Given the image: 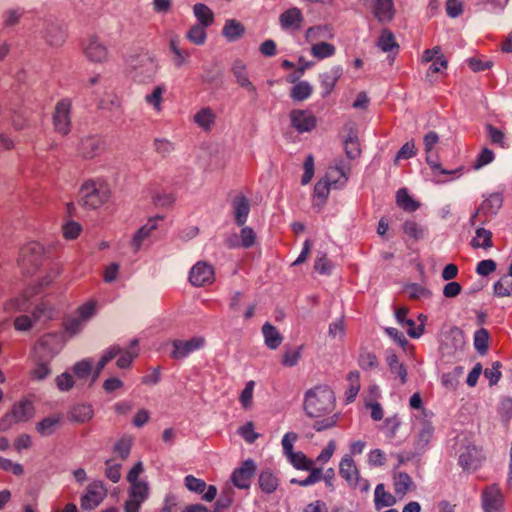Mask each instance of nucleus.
<instances>
[{
	"label": "nucleus",
	"instance_id": "1",
	"mask_svg": "<svg viewBox=\"0 0 512 512\" xmlns=\"http://www.w3.org/2000/svg\"><path fill=\"white\" fill-rule=\"evenodd\" d=\"M303 407L310 418L330 414L335 409L334 392L326 385L315 386L305 393Z\"/></svg>",
	"mask_w": 512,
	"mask_h": 512
},
{
	"label": "nucleus",
	"instance_id": "2",
	"mask_svg": "<svg viewBox=\"0 0 512 512\" xmlns=\"http://www.w3.org/2000/svg\"><path fill=\"white\" fill-rule=\"evenodd\" d=\"M111 196L109 185L103 180H87L79 190V203L96 209L106 203Z\"/></svg>",
	"mask_w": 512,
	"mask_h": 512
},
{
	"label": "nucleus",
	"instance_id": "3",
	"mask_svg": "<svg viewBox=\"0 0 512 512\" xmlns=\"http://www.w3.org/2000/svg\"><path fill=\"white\" fill-rule=\"evenodd\" d=\"M158 71L156 59L150 53L136 55L130 60V74L138 83L151 82Z\"/></svg>",
	"mask_w": 512,
	"mask_h": 512
},
{
	"label": "nucleus",
	"instance_id": "4",
	"mask_svg": "<svg viewBox=\"0 0 512 512\" xmlns=\"http://www.w3.org/2000/svg\"><path fill=\"white\" fill-rule=\"evenodd\" d=\"M503 204V197L500 193H492L482 201L477 210L470 217V224L474 226L477 221L485 224L490 217L495 216Z\"/></svg>",
	"mask_w": 512,
	"mask_h": 512
},
{
	"label": "nucleus",
	"instance_id": "5",
	"mask_svg": "<svg viewBox=\"0 0 512 512\" xmlns=\"http://www.w3.org/2000/svg\"><path fill=\"white\" fill-rule=\"evenodd\" d=\"M44 255V248L40 243L30 242L21 248L18 262L30 273L42 263Z\"/></svg>",
	"mask_w": 512,
	"mask_h": 512
},
{
	"label": "nucleus",
	"instance_id": "6",
	"mask_svg": "<svg viewBox=\"0 0 512 512\" xmlns=\"http://www.w3.org/2000/svg\"><path fill=\"white\" fill-rule=\"evenodd\" d=\"M71 108L72 102L68 98L60 100L53 114V126L56 132L67 135L71 131Z\"/></svg>",
	"mask_w": 512,
	"mask_h": 512
},
{
	"label": "nucleus",
	"instance_id": "7",
	"mask_svg": "<svg viewBox=\"0 0 512 512\" xmlns=\"http://www.w3.org/2000/svg\"><path fill=\"white\" fill-rule=\"evenodd\" d=\"M485 456L480 448L474 444L468 443L462 445L459 449L458 464L465 471H475L481 466Z\"/></svg>",
	"mask_w": 512,
	"mask_h": 512
},
{
	"label": "nucleus",
	"instance_id": "8",
	"mask_svg": "<svg viewBox=\"0 0 512 512\" xmlns=\"http://www.w3.org/2000/svg\"><path fill=\"white\" fill-rule=\"evenodd\" d=\"M481 504L484 512H503L504 495L497 484H491L483 489Z\"/></svg>",
	"mask_w": 512,
	"mask_h": 512
},
{
	"label": "nucleus",
	"instance_id": "9",
	"mask_svg": "<svg viewBox=\"0 0 512 512\" xmlns=\"http://www.w3.org/2000/svg\"><path fill=\"white\" fill-rule=\"evenodd\" d=\"M374 18L381 24L391 22L396 14L393 0H363Z\"/></svg>",
	"mask_w": 512,
	"mask_h": 512
},
{
	"label": "nucleus",
	"instance_id": "10",
	"mask_svg": "<svg viewBox=\"0 0 512 512\" xmlns=\"http://www.w3.org/2000/svg\"><path fill=\"white\" fill-rule=\"evenodd\" d=\"M82 48L84 55L91 62L101 63L108 57L107 47L96 35H89L83 41Z\"/></svg>",
	"mask_w": 512,
	"mask_h": 512
},
{
	"label": "nucleus",
	"instance_id": "11",
	"mask_svg": "<svg viewBox=\"0 0 512 512\" xmlns=\"http://www.w3.org/2000/svg\"><path fill=\"white\" fill-rule=\"evenodd\" d=\"M62 349L56 336L48 335L40 340L34 350V357L51 362L52 359L60 353Z\"/></svg>",
	"mask_w": 512,
	"mask_h": 512
},
{
	"label": "nucleus",
	"instance_id": "12",
	"mask_svg": "<svg viewBox=\"0 0 512 512\" xmlns=\"http://www.w3.org/2000/svg\"><path fill=\"white\" fill-rule=\"evenodd\" d=\"M256 472V464L253 460L248 459L242 465L236 468L232 475V483L239 489H248L251 485V479Z\"/></svg>",
	"mask_w": 512,
	"mask_h": 512
},
{
	"label": "nucleus",
	"instance_id": "13",
	"mask_svg": "<svg viewBox=\"0 0 512 512\" xmlns=\"http://www.w3.org/2000/svg\"><path fill=\"white\" fill-rule=\"evenodd\" d=\"M350 171V164L344 160H339L335 166H330L323 178L333 188L343 187L348 180V173Z\"/></svg>",
	"mask_w": 512,
	"mask_h": 512
},
{
	"label": "nucleus",
	"instance_id": "14",
	"mask_svg": "<svg viewBox=\"0 0 512 512\" xmlns=\"http://www.w3.org/2000/svg\"><path fill=\"white\" fill-rule=\"evenodd\" d=\"M162 219L160 216L149 218L132 236L130 247L134 253H138L146 240L150 238L152 233L158 227V221Z\"/></svg>",
	"mask_w": 512,
	"mask_h": 512
},
{
	"label": "nucleus",
	"instance_id": "15",
	"mask_svg": "<svg viewBox=\"0 0 512 512\" xmlns=\"http://www.w3.org/2000/svg\"><path fill=\"white\" fill-rule=\"evenodd\" d=\"M149 488L146 482L131 484L129 499L125 503L126 512H138L141 504L148 498Z\"/></svg>",
	"mask_w": 512,
	"mask_h": 512
},
{
	"label": "nucleus",
	"instance_id": "16",
	"mask_svg": "<svg viewBox=\"0 0 512 512\" xmlns=\"http://www.w3.org/2000/svg\"><path fill=\"white\" fill-rule=\"evenodd\" d=\"M106 489L102 482H93L88 485L86 493L81 498V507L85 510L96 508L105 498Z\"/></svg>",
	"mask_w": 512,
	"mask_h": 512
},
{
	"label": "nucleus",
	"instance_id": "17",
	"mask_svg": "<svg viewBox=\"0 0 512 512\" xmlns=\"http://www.w3.org/2000/svg\"><path fill=\"white\" fill-rule=\"evenodd\" d=\"M104 150L103 141L94 135L83 137L77 147V151L82 158L92 159L100 155Z\"/></svg>",
	"mask_w": 512,
	"mask_h": 512
},
{
	"label": "nucleus",
	"instance_id": "18",
	"mask_svg": "<svg viewBox=\"0 0 512 512\" xmlns=\"http://www.w3.org/2000/svg\"><path fill=\"white\" fill-rule=\"evenodd\" d=\"M339 475L352 487L358 485L360 479L359 469L351 455H344L339 463Z\"/></svg>",
	"mask_w": 512,
	"mask_h": 512
},
{
	"label": "nucleus",
	"instance_id": "19",
	"mask_svg": "<svg viewBox=\"0 0 512 512\" xmlns=\"http://www.w3.org/2000/svg\"><path fill=\"white\" fill-rule=\"evenodd\" d=\"M290 120L292 126L300 133L310 132L316 126L315 116L305 110H292Z\"/></svg>",
	"mask_w": 512,
	"mask_h": 512
},
{
	"label": "nucleus",
	"instance_id": "20",
	"mask_svg": "<svg viewBox=\"0 0 512 512\" xmlns=\"http://www.w3.org/2000/svg\"><path fill=\"white\" fill-rule=\"evenodd\" d=\"M214 281L215 271L211 264L202 261L194 264V286L211 285Z\"/></svg>",
	"mask_w": 512,
	"mask_h": 512
},
{
	"label": "nucleus",
	"instance_id": "21",
	"mask_svg": "<svg viewBox=\"0 0 512 512\" xmlns=\"http://www.w3.org/2000/svg\"><path fill=\"white\" fill-rule=\"evenodd\" d=\"M232 72L236 78V82L252 95L253 100H256L258 98V92L256 87L249 80L245 64L241 60H236L233 63Z\"/></svg>",
	"mask_w": 512,
	"mask_h": 512
},
{
	"label": "nucleus",
	"instance_id": "22",
	"mask_svg": "<svg viewBox=\"0 0 512 512\" xmlns=\"http://www.w3.org/2000/svg\"><path fill=\"white\" fill-rule=\"evenodd\" d=\"M43 37L51 46H61L66 39V33L63 26L59 23L47 22L42 31Z\"/></svg>",
	"mask_w": 512,
	"mask_h": 512
},
{
	"label": "nucleus",
	"instance_id": "23",
	"mask_svg": "<svg viewBox=\"0 0 512 512\" xmlns=\"http://www.w3.org/2000/svg\"><path fill=\"white\" fill-rule=\"evenodd\" d=\"M303 20L302 12L297 7H292L279 16V23L283 30H299Z\"/></svg>",
	"mask_w": 512,
	"mask_h": 512
},
{
	"label": "nucleus",
	"instance_id": "24",
	"mask_svg": "<svg viewBox=\"0 0 512 512\" xmlns=\"http://www.w3.org/2000/svg\"><path fill=\"white\" fill-rule=\"evenodd\" d=\"M232 209L236 224L243 226L250 213L249 199L243 194L236 195L232 200Z\"/></svg>",
	"mask_w": 512,
	"mask_h": 512
},
{
	"label": "nucleus",
	"instance_id": "25",
	"mask_svg": "<svg viewBox=\"0 0 512 512\" xmlns=\"http://www.w3.org/2000/svg\"><path fill=\"white\" fill-rule=\"evenodd\" d=\"M343 74V68L340 65L333 66L330 70L320 74V83L323 88V96H327L334 89L337 81Z\"/></svg>",
	"mask_w": 512,
	"mask_h": 512
},
{
	"label": "nucleus",
	"instance_id": "26",
	"mask_svg": "<svg viewBox=\"0 0 512 512\" xmlns=\"http://www.w3.org/2000/svg\"><path fill=\"white\" fill-rule=\"evenodd\" d=\"M139 342L138 339H132L130 341L129 347L126 349L121 348V353L118 355L117 359V366L120 369H126L130 367L133 360L138 356L139 354Z\"/></svg>",
	"mask_w": 512,
	"mask_h": 512
},
{
	"label": "nucleus",
	"instance_id": "27",
	"mask_svg": "<svg viewBox=\"0 0 512 512\" xmlns=\"http://www.w3.org/2000/svg\"><path fill=\"white\" fill-rule=\"evenodd\" d=\"M194 123L198 125L203 131L210 132L216 123V114L209 107L201 108L194 114Z\"/></svg>",
	"mask_w": 512,
	"mask_h": 512
},
{
	"label": "nucleus",
	"instance_id": "28",
	"mask_svg": "<svg viewBox=\"0 0 512 512\" xmlns=\"http://www.w3.org/2000/svg\"><path fill=\"white\" fill-rule=\"evenodd\" d=\"M394 492L397 496L403 497L410 490L415 489L412 478L406 472H398L393 476Z\"/></svg>",
	"mask_w": 512,
	"mask_h": 512
},
{
	"label": "nucleus",
	"instance_id": "29",
	"mask_svg": "<svg viewBox=\"0 0 512 512\" xmlns=\"http://www.w3.org/2000/svg\"><path fill=\"white\" fill-rule=\"evenodd\" d=\"M395 503V496L385 490L383 483L378 484L374 491L375 509L379 511L384 507H391L395 505Z\"/></svg>",
	"mask_w": 512,
	"mask_h": 512
},
{
	"label": "nucleus",
	"instance_id": "30",
	"mask_svg": "<svg viewBox=\"0 0 512 512\" xmlns=\"http://www.w3.org/2000/svg\"><path fill=\"white\" fill-rule=\"evenodd\" d=\"M245 33L244 25L235 20L228 19L226 20L224 27L222 29V35L229 41L234 42L240 39Z\"/></svg>",
	"mask_w": 512,
	"mask_h": 512
},
{
	"label": "nucleus",
	"instance_id": "31",
	"mask_svg": "<svg viewBox=\"0 0 512 512\" xmlns=\"http://www.w3.org/2000/svg\"><path fill=\"white\" fill-rule=\"evenodd\" d=\"M94 410L89 404H78L73 406L69 413L68 417L70 420L77 423L88 422L93 418Z\"/></svg>",
	"mask_w": 512,
	"mask_h": 512
},
{
	"label": "nucleus",
	"instance_id": "32",
	"mask_svg": "<svg viewBox=\"0 0 512 512\" xmlns=\"http://www.w3.org/2000/svg\"><path fill=\"white\" fill-rule=\"evenodd\" d=\"M11 412L18 422H26L33 417L34 407L29 400H22L14 404Z\"/></svg>",
	"mask_w": 512,
	"mask_h": 512
},
{
	"label": "nucleus",
	"instance_id": "33",
	"mask_svg": "<svg viewBox=\"0 0 512 512\" xmlns=\"http://www.w3.org/2000/svg\"><path fill=\"white\" fill-rule=\"evenodd\" d=\"M165 91L166 89L163 85H158L144 97L145 103L150 106L156 113H160L162 111L163 94Z\"/></svg>",
	"mask_w": 512,
	"mask_h": 512
},
{
	"label": "nucleus",
	"instance_id": "34",
	"mask_svg": "<svg viewBox=\"0 0 512 512\" xmlns=\"http://www.w3.org/2000/svg\"><path fill=\"white\" fill-rule=\"evenodd\" d=\"M344 149L349 159H355L361 153L357 132L352 126H350L348 129V135L344 141Z\"/></svg>",
	"mask_w": 512,
	"mask_h": 512
},
{
	"label": "nucleus",
	"instance_id": "35",
	"mask_svg": "<svg viewBox=\"0 0 512 512\" xmlns=\"http://www.w3.org/2000/svg\"><path fill=\"white\" fill-rule=\"evenodd\" d=\"M194 493L201 495V499L212 502L217 496V488L214 485H207L202 479L194 477Z\"/></svg>",
	"mask_w": 512,
	"mask_h": 512
},
{
	"label": "nucleus",
	"instance_id": "36",
	"mask_svg": "<svg viewBox=\"0 0 512 512\" xmlns=\"http://www.w3.org/2000/svg\"><path fill=\"white\" fill-rule=\"evenodd\" d=\"M262 333L265 339V344L268 348L274 350L282 343V336L278 330L270 323H265L262 327Z\"/></svg>",
	"mask_w": 512,
	"mask_h": 512
},
{
	"label": "nucleus",
	"instance_id": "37",
	"mask_svg": "<svg viewBox=\"0 0 512 512\" xmlns=\"http://www.w3.org/2000/svg\"><path fill=\"white\" fill-rule=\"evenodd\" d=\"M386 361L390 371L399 377L401 384H405L408 375L407 369L403 363L399 362L397 355L395 353H388Z\"/></svg>",
	"mask_w": 512,
	"mask_h": 512
},
{
	"label": "nucleus",
	"instance_id": "38",
	"mask_svg": "<svg viewBox=\"0 0 512 512\" xmlns=\"http://www.w3.org/2000/svg\"><path fill=\"white\" fill-rule=\"evenodd\" d=\"M476 236L471 240L473 248L489 249L493 246L492 232L483 227H479L475 232Z\"/></svg>",
	"mask_w": 512,
	"mask_h": 512
},
{
	"label": "nucleus",
	"instance_id": "39",
	"mask_svg": "<svg viewBox=\"0 0 512 512\" xmlns=\"http://www.w3.org/2000/svg\"><path fill=\"white\" fill-rule=\"evenodd\" d=\"M497 297H512V275L505 274L493 285Z\"/></svg>",
	"mask_w": 512,
	"mask_h": 512
},
{
	"label": "nucleus",
	"instance_id": "40",
	"mask_svg": "<svg viewBox=\"0 0 512 512\" xmlns=\"http://www.w3.org/2000/svg\"><path fill=\"white\" fill-rule=\"evenodd\" d=\"M434 428L429 422H423L417 433L415 446L418 450H424L433 436Z\"/></svg>",
	"mask_w": 512,
	"mask_h": 512
},
{
	"label": "nucleus",
	"instance_id": "41",
	"mask_svg": "<svg viewBox=\"0 0 512 512\" xmlns=\"http://www.w3.org/2000/svg\"><path fill=\"white\" fill-rule=\"evenodd\" d=\"M98 312V302L96 300H88L80 305L75 314L78 315L86 323H89Z\"/></svg>",
	"mask_w": 512,
	"mask_h": 512
},
{
	"label": "nucleus",
	"instance_id": "42",
	"mask_svg": "<svg viewBox=\"0 0 512 512\" xmlns=\"http://www.w3.org/2000/svg\"><path fill=\"white\" fill-rule=\"evenodd\" d=\"M169 47L173 53L172 61L174 65L176 67H181L188 60L189 52L181 49L178 38H171Z\"/></svg>",
	"mask_w": 512,
	"mask_h": 512
},
{
	"label": "nucleus",
	"instance_id": "43",
	"mask_svg": "<svg viewBox=\"0 0 512 512\" xmlns=\"http://www.w3.org/2000/svg\"><path fill=\"white\" fill-rule=\"evenodd\" d=\"M194 16L203 27L210 26L214 21L213 11L204 4L199 3L194 5Z\"/></svg>",
	"mask_w": 512,
	"mask_h": 512
},
{
	"label": "nucleus",
	"instance_id": "44",
	"mask_svg": "<svg viewBox=\"0 0 512 512\" xmlns=\"http://www.w3.org/2000/svg\"><path fill=\"white\" fill-rule=\"evenodd\" d=\"M259 485L263 492L271 494L278 487V479L272 472L262 471L259 475Z\"/></svg>",
	"mask_w": 512,
	"mask_h": 512
},
{
	"label": "nucleus",
	"instance_id": "45",
	"mask_svg": "<svg viewBox=\"0 0 512 512\" xmlns=\"http://www.w3.org/2000/svg\"><path fill=\"white\" fill-rule=\"evenodd\" d=\"M486 130L488 133V138L492 144L498 145L503 149H508L510 147V144L507 141L506 135L503 131L493 126L492 124H487Z\"/></svg>",
	"mask_w": 512,
	"mask_h": 512
},
{
	"label": "nucleus",
	"instance_id": "46",
	"mask_svg": "<svg viewBox=\"0 0 512 512\" xmlns=\"http://www.w3.org/2000/svg\"><path fill=\"white\" fill-rule=\"evenodd\" d=\"M313 88L307 81H300L290 91V97L295 101H304L312 94Z\"/></svg>",
	"mask_w": 512,
	"mask_h": 512
},
{
	"label": "nucleus",
	"instance_id": "47",
	"mask_svg": "<svg viewBox=\"0 0 512 512\" xmlns=\"http://www.w3.org/2000/svg\"><path fill=\"white\" fill-rule=\"evenodd\" d=\"M335 52V46L324 41L314 44L311 48V55L319 60L332 57Z\"/></svg>",
	"mask_w": 512,
	"mask_h": 512
},
{
	"label": "nucleus",
	"instance_id": "48",
	"mask_svg": "<svg viewBox=\"0 0 512 512\" xmlns=\"http://www.w3.org/2000/svg\"><path fill=\"white\" fill-rule=\"evenodd\" d=\"M403 232L415 241H419L424 238L426 229L414 220H407L403 223Z\"/></svg>",
	"mask_w": 512,
	"mask_h": 512
},
{
	"label": "nucleus",
	"instance_id": "49",
	"mask_svg": "<svg viewBox=\"0 0 512 512\" xmlns=\"http://www.w3.org/2000/svg\"><path fill=\"white\" fill-rule=\"evenodd\" d=\"M35 367L30 371V377L34 381H42L51 374L49 362L35 358Z\"/></svg>",
	"mask_w": 512,
	"mask_h": 512
},
{
	"label": "nucleus",
	"instance_id": "50",
	"mask_svg": "<svg viewBox=\"0 0 512 512\" xmlns=\"http://www.w3.org/2000/svg\"><path fill=\"white\" fill-rule=\"evenodd\" d=\"M173 350L171 357L175 360L186 358L192 351V341L174 340L172 342Z\"/></svg>",
	"mask_w": 512,
	"mask_h": 512
},
{
	"label": "nucleus",
	"instance_id": "51",
	"mask_svg": "<svg viewBox=\"0 0 512 512\" xmlns=\"http://www.w3.org/2000/svg\"><path fill=\"white\" fill-rule=\"evenodd\" d=\"M397 204L405 211L413 212L419 208V203L414 201L406 189H399L396 194Z\"/></svg>",
	"mask_w": 512,
	"mask_h": 512
},
{
	"label": "nucleus",
	"instance_id": "52",
	"mask_svg": "<svg viewBox=\"0 0 512 512\" xmlns=\"http://www.w3.org/2000/svg\"><path fill=\"white\" fill-rule=\"evenodd\" d=\"M347 381L349 383V388L346 393L347 402H352L356 398L357 394L360 391V374L358 371H351L347 375Z\"/></svg>",
	"mask_w": 512,
	"mask_h": 512
},
{
	"label": "nucleus",
	"instance_id": "53",
	"mask_svg": "<svg viewBox=\"0 0 512 512\" xmlns=\"http://www.w3.org/2000/svg\"><path fill=\"white\" fill-rule=\"evenodd\" d=\"M72 372L79 380L87 379L92 373V360L82 359L72 366Z\"/></svg>",
	"mask_w": 512,
	"mask_h": 512
},
{
	"label": "nucleus",
	"instance_id": "54",
	"mask_svg": "<svg viewBox=\"0 0 512 512\" xmlns=\"http://www.w3.org/2000/svg\"><path fill=\"white\" fill-rule=\"evenodd\" d=\"M377 45L384 52H389L393 48L398 49L394 34L386 28L381 31Z\"/></svg>",
	"mask_w": 512,
	"mask_h": 512
},
{
	"label": "nucleus",
	"instance_id": "55",
	"mask_svg": "<svg viewBox=\"0 0 512 512\" xmlns=\"http://www.w3.org/2000/svg\"><path fill=\"white\" fill-rule=\"evenodd\" d=\"M87 324L88 323L75 314L65 323V331L69 336L74 337L80 334Z\"/></svg>",
	"mask_w": 512,
	"mask_h": 512
},
{
	"label": "nucleus",
	"instance_id": "56",
	"mask_svg": "<svg viewBox=\"0 0 512 512\" xmlns=\"http://www.w3.org/2000/svg\"><path fill=\"white\" fill-rule=\"evenodd\" d=\"M290 463L298 470H310L313 462L303 452H293L287 455Z\"/></svg>",
	"mask_w": 512,
	"mask_h": 512
},
{
	"label": "nucleus",
	"instance_id": "57",
	"mask_svg": "<svg viewBox=\"0 0 512 512\" xmlns=\"http://www.w3.org/2000/svg\"><path fill=\"white\" fill-rule=\"evenodd\" d=\"M462 373L463 369L461 367H455L452 372L444 373L441 377L442 385L449 390H455Z\"/></svg>",
	"mask_w": 512,
	"mask_h": 512
},
{
	"label": "nucleus",
	"instance_id": "58",
	"mask_svg": "<svg viewBox=\"0 0 512 512\" xmlns=\"http://www.w3.org/2000/svg\"><path fill=\"white\" fill-rule=\"evenodd\" d=\"M98 106L104 110H113L120 106V100L114 92H105L101 97H99Z\"/></svg>",
	"mask_w": 512,
	"mask_h": 512
},
{
	"label": "nucleus",
	"instance_id": "59",
	"mask_svg": "<svg viewBox=\"0 0 512 512\" xmlns=\"http://www.w3.org/2000/svg\"><path fill=\"white\" fill-rule=\"evenodd\" d=\"M489 333L486 329H478L474 333V347L480 354H485L488 350Z\"/></svg>",
	"mask_w": 512,
	"mask_h": 512
},
{
	"label": "nucleus",
	"instance_id": "60",
	"mask_svg": "<svg viewBox=\"0 0 512 512\" xmlns=\"http://www.w3.org/2000/svg\"><path fill=\"white\" fill-rule=\"evenodd\" d=\"M59 423V418L47 417L40 421L36 429L42 436H49L56 430Z\"/></svg>",
	"mask_w": 512,
	"mask_h": 512
},
{
	"label": "nucleus",
	"instance_id": "61",
	"mask_svg": "<svg viewBox=\"0 0 512 512\" xmlns=\"http://www.w3.org/2000/svg\"><path fill=\"white\" fill-rule=\"evenodd\" d=\"M310 474L303 480H297L295 478L290 480V483L292 484H298L302 487L311 486L317 482H319L322 479V469L321 468H313L311 466V469L309 470Z\"/></svg>",
	"mask_w": 512,
	"mask_h": 512
},
{
	"label": "nucleus",
	"instance_id": "62",
	"mask_svg": "<svg viewBox=\"0 0 512 512\" xmlns=\"http://www.w3.org/2000/svg\"><path fill=\"white\" fill-rule=\"evenodd\" d=\"M233 503V491L231 489L223 491L214 504L212 512H223Z\"/></svg>",
	"mask_w": 512,
	"mask_h": 512
},
{
	"label": "nucleus",
	"instance_id": "63",
	"mask_svg": "<svg viewBox=\"0 0 512 512\" xmlns=\"http://www.w3.org/2000/svg\"><path fill=\"white\" fill-rule=\"evenodd\" d=\"M405 292L409 296V298L418 300L421 298H428L430 296V291L427 290L420 284L412 283L405 287Z\"/></svg>",
	"mask_w": 512,
	"mask_h": 512
},
{
	"label": "nucleus",
	"instance_id": "64",
	"mask_svg": "<svg viewBox=\"0 0 512 512\" xmlns=\"http://www.w3.org/2000/svg\"><path fill=\"white\" fill-rule=\"evenodd\" d=\"M332 186L325 181L323 178L320 179L314 187V198L320 200L323 204L329 196V192Z\"/></svg>",
	"mask_w": 512,
	"mask_h": 512
}]
</instances>
